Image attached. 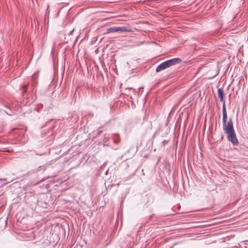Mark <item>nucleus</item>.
Listing matches in <instances>:
<instances>
[{
	"label": "nucleus",
	"instance_id": "1",
	"mask_svg": "<svg viewBox=\"0 0 248 248\" xmlns=\"http://www.w3.org/2000/svg\"><path fill=\"white\" fill-rule=\"evenodd\" d=\"M220 101L223 103L222 105V128L223 130L227 135V139L231 141L233 145H237L238 141L237 139L234 129L233 128V122L232 118H230L227 122V113L225 106V101L224 97H220Z\"/></svg>",
	"mask_w": 248,
	"mask_h": 248
},
{
	"label": "nucleus",
	"instance_id": "2",
	"mask_svg": "<svg viewBox=\"0 0 248 248\" xmlns=\"http://www.w3.org/2000/svg\"><path fill=\"white\" fill-rule=\"evenodd\" d=\"M181 62V60L180 58H173L172 59L166 61V62L169 65V67L174 65L175 64H178L180 63Z\"/></svg>",
	"mask_w": 248,
	"mask_h": 248
},
{
	"label": "nucleus",
	"instance_id": "3",
	"mask_svg": "<svg viewBox=\"0 0 248 248\" xmlns=\"http://www.w3.org/2000/svg\"><path fill=\"white\" fill-rule=\"evenodd\" d=\"M169 65H168L166 61L161 63V64H160L156 68V72H160L161 71H162L167 68H169Z\"/></svg>",
	"mask_w": 248,
	"mask_h": 248
},
{
	"label": "nucleus",
	"instance_id": "4",
	"mask_svg": "<svg viewBox=\"0 0 248 248\" xmlns=\"http://www.w3.org/2000/svg\"><path fill=\"white\" fill-rule=\"evenodd\" d=\"M117 32H130L132 31V30L131 28H129L127 27H116Z\"/></svg>",
	"mask_w": 248,
	"mask_h": 248
},
{
	"label": "nucleus",
	"instance_id": "5",
	"mask_svg": "<svg viewBox=\"0 0 248 248\" xmlns=\"http://www.w3.org/2000/svg\"><path fill=\"white\" fill-rule=\"evenodd\" d=\"M117 32L116 27H112L107 29L106 32L109 33L110 32Z\"/></svg>",
	"mask_w": 248,
	"mask_h": 248
},
{
	"label": "nucleus",
	"instance_id": "6",
	"mask_svg": "<svg viewBox=\"0 0 248 248\" xmlns=\"http://www.w3.org/2000/svg\"><path fill=\"white\" fill-rule=\"evenodd\" d=\"M217 94H218V97L219 98L224 97V92H223V90L222 89L218 88L217 89Z\"/></svg>",
	"mask_w": 248,
	"mask_h": 248
},
{
	"label": "nucleus",
	"instance_id": "7",
	"mask_svg": "<svg viewBox=\"0 0 248 248\" xmlns=\"http://www.w3.org/2000/svg\"><path fill=\"white\" fill-rule=\"evenodd\" d=\"M116 136L117 137L118 139H114V142L116 144H118V143H119L120 142V139L119 138L118 134H116Z\"/></svg>",
	"mask_w": 248,
	"mask_h": 248
},
{
	"label": "nucleus",
	"instance_id": "8",
	"mask_svg": "<svg viewBox=\"0 0 248 248\" xmlns=\"http://www.w3.org/2000/svg\"><path fill=\"white\" fill-rule=\"evenodd\" d=\"M80 247H81V246L80 245H77L76 246V247H75V248H80Z\"/></svg>",
	"mask_w": 248,
	"mask_h": 248
},
{
	"label": "nucleus",
	"instance_id": "9",
	"mask_svg": "<svg viewBox=\"0 0 248 248\" xmlns=\"http://www.w3.org/2000/svg\"><path fill=\"white\" fill-rule=\"evenodd\" d=\"M27 86H28L27 85H24V86H23V88L24 89H25V88L27 87Z\"/></svg>",
	"mask_w": 248,
	"mask_h": 248
},
{
	"label": "nucleus",
	"instance_id": "10",
	"mask_svg": "<svg viewBox=\"0 0 248 248\" xmlns=\"http://www.w3.org/2000/svg\"><path fill=\"white\" fill-rule=\"evenodd\" d=\"M129 90H133V91L134 90V89H133L132 88H129Z\"/></svg>",
	"mask_w": 248,
	"mask_h": 248
}]
</instances>
